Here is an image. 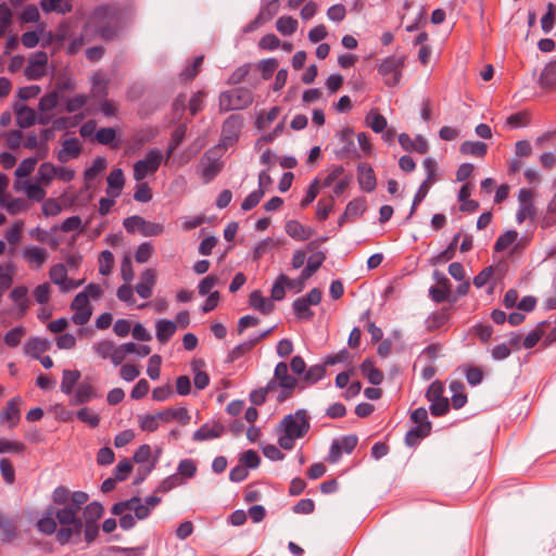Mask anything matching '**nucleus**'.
Here are the masks:
<instances>
[{
    "label": "nucleus",
    "instance_id": "obj_1",
    "mask_svg": "<svg viewBox=\"0 0 556 556\" xmlns=\"http://www.w3.org/2000/svg\"><path fill=\"white\" fill-rule=\"evenodd\" d=\"M311 429V417L307 410L300 408L286 415L277 426L278 445L286 451L295 446V441L304 438Z\"/></svg>",
    "mask_w": 556,
    "mask_h": 556
},
{
    "label": "nucleus",
    "instance_id": "obj_2",
    "mask_svg": "<svg viewBox=\"0 0 556 556\" xmlns=\"http://www.w3.org/2000/svg\"><path fill=\"white\" fill-rule=\"evenodd\" d=\"M90 23L94 25L100 37L105 41L117 38L125 27L122 10L111 5L97 8L90 16Z\"/></svg>",
    "mask_w": 556,
    "mask_h": 556
},
{
    "label": "nucleus",
    "instance_id": "obj_3",
    "mask_svg": "<svg viewBox=\"0 0 556 556\" xmlns=\"http://www.w3.org/2000/svg\"><path fill=\"white\" fill-rule=\"evenodd\" d=\"M78 513L68 505L55 513V518L61 525V528L56 531V540L60 544L64 545L70 542L73 535L80 534L83 521L78 517Z\"/></svg>",
    "mask_w": 556,
    "mask_h": 556
},
{
    "label": "nucleus",
    "instance_id": "obj_4",
    "mask_svg": "<svg viewBox=\"0 0 556 556\" xmlns=\"http://www.w3.org/2000/svg\"><path fill=\"white\" fill-rule=\"evenodd\" d=\"M296 386L298 380L289 374L287 363L279 362L274 369V377L268 381V388H271L274 391L279 388L277 401L283 403L291 397Z\"/></svg>",
    "mask_w": 556,
    "mask_h": 556
},
{
    "label": "nucleus",
    "instance_id": "obj_5",
    "mask_svg": "<svg viewBox=\"0 0 556 556\" xmlns=\"http://www.w3.org/2000/svg\"><path fill=\"white\" fill-rule=\"evenodd\" d=\"M161 503V497L150 495L142 501L138 496H134L127 501L119 502L113 505L112 514L122 515L126 510H134L136 519L143 520L149 517L152 509Z\"/></svg>",
    "mask_w": 556,
    "mask_h": 556
},
{
    "label": "nucleus",
    "instance_id": "obj_6",
    "mask_svg": "<svg viewBox=\"0 0 556 556\" xmlns=\"http://www.w3.org/2000/svg\"><path fill=\"white\" fill-rule=\"evenodd\" d=\"M252 102V91L243 87L224 91L218 98V106L222 113L245 109Z\"/></svg>",
    "mask_w": 556,
    "mask_h": 556
},
{
    "label": "nucleus",
    "instance_id": "obj_7",
    "mask_svg": "<svg viewBox=\"0 0 556 556\" xmlns=\"http://www.w3.org/2000/svg\"><path fill=\"white\" fill-rule=\"evenodd\" d=\"M163 162L165 163V159L160 149H149L144 157L134 164V179L140 182L148 176L155 174Z\"/></svg>",
    "mask_w": 556,
    "mask_h": 556
},
{
    "label": "nucleus",
    "instance_id": "obj_8",
    "mask_svg": "<svg viewBox=\"0 0 556 556\" xmlns=\"http://www.w3.org/2000/svg\"><path fill=\"white\" fill-rule=\"evenodd\" d=\"M242 127L243 117L241 115L231 114L228 116L222 125L219 143L215 149L227 150L228 148L233 147L240 138Z\"/></svg>",
    "mask_w": 556,
    "mask_h": 556
},
{
    "label": "nucleus",
    "instance_id": "obj_9",
    "mask_svg": "<svg viewBox=\"0 0 556 556\" xmlns=\"http://www.w3.org/2000/svg\"><path fill=\"white\" fill-rule=\"evenodd\" d=\"M123 226L127 232H140L143 237H156L164 232L163 224L148 222L139 215H132L125 218Z\"/></svg>",
    "mask_w": 556,
    "mask_h": 556
},
{
    "label": "nucleus",
    "instance_id": "obj_10",
    "mask_svg": "<svg viewBox=\"0 0 556 556\" xmlns=\"http://www.w3.org/2000/svg\"><path fill=\"white\" fill-rule=\"evenodd\" d=\"M403 55H391L386 58L378 66V73L383 77L384 84L389 87L396 86L402 77L401 68L404 66Z\"/></svg>",
    "mask_w": 556,
    "mask_h": 556
},
{
    "label": "nucleus",
    "instance_id": "obj_11",
    "mask_svg": "<svg viewBox=\"0 0 556 556\" xmlns=\"http://www.w3.org/2000/svg\"><path fill=\"white\" fill-rule=\"evenodd\" d=\"M218 149H211L204 153L199 164V170L205 182L212 181L223 168V162L217 154Z\"/></svg>",
    "mask_w": 556,
    "mask_h": 556
},
{
    "label": "nucleus",
    "instance_id": "obj_12",
    "mask_svg": "<svg viewBox=\"0 0 556 556\" xmlns=\"http://www.w3.org/2000/svg\"><path fill=\"white\" fill-rule=\"evenodd\" d=\"M71 308L74 311L72 321L77 326L86 325L92 315V307L87 299V293L76 294Z\"/></svg>",
    "mask_w": 556,
    "mask_h": 556
},
{
    "label": "nucleus",
    "instance_id": "obj_13",
    "mask_svg": "<svg viewBox=\"0 0 556 556\" xmlns=\"http://www.w3.org/2000/svg\"><path fill=\"white\" fill-rule=\"evenodd\" d=\"M48 54L45 51H37L30 55L24 74L28 80H38L46 75Z\"/></svg>",
    "mask_w": 556,
    "mask_h": 556
},
{
    "label": "nucleus",
    "instance_id": "obj_14",
    "mask_svg": "<svg viewBox=\"0 0 556 556\" xmlns=\"http://www.w3.org/2000/svg\"><path fill=\"white\" fill-rule=\"evenodd\" d=\"M519 207L516 213V220L522 224L527 218H534L536 211L533 204V191L531 189L522 188L518 192Z\"/></svg>",
    "mask_w": 556,
    "mask_h": 556
},
{
    "label": "nucleus",
    "instance_id": "obj_15",
    "mask_svg": "<svg viewBox=\"0 0 556 556\" xmlns=\"http://www.w3.org/2000/svg\"><path fill=\"white\" fill-rule=\"evenodd\" d=\"M58 91H50L40 98L38 103V124L48 125L53 118V110L58 106Z\"/></svg>",
    "mask_w": 556,
    "mask_h": 556
},
{
    "label": "nucleus",
    "instance_id": "obj_16",
    "mask_svg": "<svg viewBox=\"0 0 556 556\" xmlns=\"http://www.w3.org/2000/svg\"><path fill=\"white\" fill-rule=\"evenodd\" d=\"M23 258L33 268L39 269L48 260V252L45 248L38 245H26L22 250Z\"/></svg>",
    "mask_w": 556,
    "mask_h": 556
},
{
    "label": "nucleus",
    "instance_id": "obj_17",
    "mask_svg": "<svg viewBox=\"0 0 556 556\" xmlns=\"http://www.w3.org/2000/svg\"><path fill=\"white\" fill-rule=\"evenodd\" d=\"M97 397H99V394L93 388V386L89 382L84 381L78 384L73 396L70 399V405H83L89 403L90 401Z\"/></svg>",
    "mask_w": 556,
    "mask_h": 556
},
{
    "label": "nucleus",
    "instance_id": "obj_18",
    "mask_svg": "<svg viewBox=\"0 0 556 556\" xmlns=\"http://www.w3.org/2000/svg\"><path fill=\"white\" fill-rule=\"evenodd\" d=\"M399 143L405 151H415L425 154L429 150L428 141L420 135L413 139L409 135L403 132L399 136Z\"/></svg>",
    "mask_w": 556,
    "mask_h": 556
},
{
    "label": "nucleus",
    "instance_id": "obj_19",
    "mask_svg": "<svg viewBox=\"0 0 556 556\" xmlns=\"http://www.w3.org/2000/svg\"><path fill=\"white\" fill-rule=\"evenodd\" d=\"M81 153V146L77 138H70L63 141L61 150L56 153V159L61 163H66L72 159H77Z\"/></svg>",
    "mask_w": 556,
    "mask_h": 556
},
{
    "label": "nucleus",
    "instance_id": "obj_20",
    "mask_svg": "<svg viewBox=\"0 0 556 556\" xmlns=\"http://www.w3.org/2000/svg\"><path fill=\"white\" fill-rule=\"evenodd\" d=\"M51 342L46 338L33 337L24 344V353L35 359L40 358L41 354L50 350Z\"/></svg>",
    "mask_w": 556,
    "mask_h": 556
},
{
    "label": "nucleus",
    "instance_id": "obj_21",
    "mask_svg": "<svg viewBox=\"0 0 556 556\" xmlns=\"http://www.w3.org/2000/svg\"><path fill=\"white\" fill-rule=\"evenodd\" d=\"M106 194L111 198H118L125 185V177L123 170L121 168H114L113 170H111L106 178Z\"/></svg>",
    "mask_w": 556,
    "mask_h": 556
},
{
    "label": "nucleus",
    "instance_id": "obj_22",
    "mask_svg": "<svg viewBox=\"0 0 556 556\" xmlns=\"http://www.w3.org/2000/svg\"><path fill=\"white\" fill-rule=\"evenodd\" d=\"M271 329H267L260 334L249 339L248 341H244L237 346H235L230 353L229 357L231 361H236L240 357H242L244 354L249 353L255 344H257L261 340L266 338L270 333Z\"/></svg>",
    "mask_w": 556,
    "mask_h": 556
},
{
    "label": "nucleus",
    "instance_id": "obj_23",
    "mask_svg": "<svg viewBox=\"0 0 556 556\" xmlns=\"http://www.w3.org/2000/svg\"><path fill=\"white\" fill-rule=\"evenodd\" d=\"M357 180L362 190L371 192L377 185L374 169L367 164H361L357 167Z\"/></svg>",
    "mask_w": 556,
    "mask_h": 556
},
{
    "label": "nucleus",
    "instance_id": "obj_24",
    "mask_svg": "<svg viewBox=\"0 0 556 556\" xmlns=\"http://www.w3.org/2000/svg\"><path fill=\"white\" fill-rule=\"evenodd\" d=\"M224 432V426L215 422L213 425L204 424L192 435L193 441H206L219 438Z\"/></svg>",
    "mask_w": 556,
    "mask_h": 556
},
{
    "label": "nucleus",
    "instance_id": "obj_25",
    "mask_svg": "<svg viewBox=\"0 0 556 556\" xmlns=\"http://www.w3.org/2000/svg\"><path fill=\"white\" fill-rule=\"evenodd\" d=\"M159 418L162 419V422H170L173 420H177L181 425H188L191 419L186 407L166 408L159 412Z\"/></svg>",
    "mask_w": 556,
    "mask_h": 556
},
{
    "label": "nucleus",
    "instance_id": "obj_26",
    "mask_svg": "<svg viewBox=\"0 0 556 556\" xmlns=\"http://www.w3.org/2000/svg\"><path fill=\"white\" fill-rule=\"evenodd\" d=\"M21 404V397L16 396L11 399L5 408L0 415V418L7 422H9L10 428H13L17 425L21 414L18 405Z\"/></svg>",
    "mask_w": 556,
    "mask_h": 556
},
{
    "label": "nucleus",
    "instance_id": "obj_27",
    "mask_svg": "<svg viewBox=\"0 0 556 556\" xmlns=\"http://www.w3.org/2000/svg\"><path fill=\"white\" fill-rule=\"evenodd\" d=\"M249 304L251 307L260 311L262 314H269L274 311V303L271 300L263 296L260 290H254L250 293Z\"/></svg>",
    "mask_w": 556,
    "mask_h": 556
},
{
    "label": "nucleus",
    "instance_id": "obj_28",
    "mask_svg": "<svg viewBox=\"0 0 556 556\" xmlns=\"http://www.w3.org/2000/svg\"><path fill=\"white\" fill-rule=\"evenodd\" d=\"M286 232L293 239L298 241H305L309 239L313 235L312 228L303 226L298 220H289L286 224Z\"/></svg>",
    "mask_w": 556,
    "mask_h": 556
},
{
    "label": "nucleus",
    "instance_id": "obj_29",
    "mask_svg": "<svg viewBox=\"0 0 556 556\" xmlns=\"http://www.w3.org/2000/svg\"><path fill=\"white\" fill-rule=\"evenodd\" d=\"M325 258H326V255L324 252L318 251V252L313 253L308 257L305 268L301 271L300 280L304 281V280H307L308 278H311L313 276V274H315L320 268Z\"/></svg>",
    "mask_w": 556,
    "mask_h": 556
},
{
    "label": "nucleus",
    "instance_id": "obj_30",
    "mask_svg": "<svg viewBox=\"0 0 556 556\" xmlns=\"http://www.w3.org/2000/svg\"><path fill=\"white\" fill-rule=\"evenodd\" d=\"M40 8L45 13L66 14L72 11V0H40Z\"/></svg>",
    "mask_w": 556,
    "mask_h": 556
},
{
    "label": "nucleus",
    "instance_id": "obj_31",
    "mask_svg": "<svg viewBox=\"0 0 556 556\" xmlns=\"http://www.w3.org/2000/svg\"><path fill=\"white\" fill-rule=\"evenodd\" d=\"M16 271L12 262L0 263V298L11 287Z\"/></svg>",
    "mask_w": 556,
    "mask_h": 556
},
{
    "label": "nucleus",
    "instance_id": "obj_32",
    "mask_svg": "<svg viewBox=\"0 0 556 556\" xmlns=\"http://www.w3.org/2000/svg\"><path fill=\"white\" fill-rule=\"evenodd\" d=\"M28 289L25 286H17L10 292L11 300L17 305L20 316H24L29 307L27 298Z\"/></svg>",
    "mask_w": 556,
    "mask_h": 556
},
{
    "label": "nucleus",
    "instance_id": "obj_33",
    "mask_svg": "<svg viewBox=\"0 0 556 556\" xmlns=\"http://www.w3.org/2000/svg\"><path fill=\"white\" fill-rule=\"evenodd\" d=\"M38 123L36 111L27 105L16 109V123L21 128H28Z\"/></svg>",
    "mask_w": 556,
    "mask_h": 556
},
{
    "label": "nucleus",
    "instance_id": "obj_34",
    "mask_svg": "<svg viewBox=\"0 0 556 556\" xmlns=\"http://www.w3.org/2000/svg\"><path fill=\"white\" fill-rule=\"evenodd\" d=\"M365 125L374 132L381 134L387 128V119L377 110H370L365 117Z\"/></svg>",
    "mask_w": 556,
    "mask_h": 556
},
{
    "label": "nucleus",
    "instance_id": "obj_35",
    "mask_svg": "<svg viewBox=\"0 0 556 556\" xmlns=\"http://www.w3.org/2000/svg\"><path fill=\"white\" fill-rule=\"evenodd\" d=\"M49 277L52 283L56 285L61 292H63V287L70 282V278L67 276V268L64 264H55L49 270Z\"/></svg>",
    "mask_w": 556,
    "mask_h": 556
},
{
    "label": "nucleus",
    "instance_id": "obj_36",
    "mask_svg": "<svg viewBox=\"0 0 556 556\" xmlns=\"http://www.w3.org/2000/svg\"><path fill=\"white\" fill-rule=\"evenodd\" d=\"M470 194L469 184L463 185L457 195V199L460 202L459 210L462 212H475L478 210L479 203L471 200Z\"/></svg>",
    "mask_w": 556,
    "mask_h": 556
},
{
    "label": "nucleus",
    "instance_id": "obj_37",
    "mask_svg": "<svg viewBox=\"0 0 556 556\" xmlns=\"http://www.w3.org/2000/svg\"><path fill=\"white\" fill-rule=\"evenodd\" d=\"M79 378L80 371L76 369H64L62 372V381L60 387L61 391L66 395H71L74 392V387L78 382Z\"/></svg>",
    "mask_w": 556,
    "mask_h": 556
},
{
    "label": "nucleus",
    "instance_id": "obj_38",
    "mask_svg": "<svg viewBox=\"0 0 556 556\" xmlns=\"http://www.w3.org/2000/svg\"><path fill=\"white\" fill-rule=\"evenodd\" d=\"M176 324L168 319H160L156 323V338L161 343H166L175 333Z\"/></svg>",
    "mask_w": 556,
    "mask_h": 556
},
{
    "label": "nucleus",
    "instance_id": "obj_39",
    "mask_svg": "<svg viewBox=\"0 0 556 556\" xmlns=\"http://www.w3.org/2000/svg\"><path fill=\"white\" fill-rule=\"evenodd\" d=\"M361 369L364 377H366L371 384L378 386L382 382V371L376 368L370 359H365L361 366Z\"/></svg>",
    "mask_w": 556,
    "mask_h": 556
},
{
    "label": "nucleus",
    "instance_id": "obj_40",
    "mask_svg": "<svg viewBox=\"0 0 556 556\" xmlns=\"http://www.w3.org/2000/svg\"><path fill=\"white\" fill-rule=\"evenodd\" d=\"M109 80L102 72H96L91 77V93L93 97H105Z\"/></svg>",
    "mask_w": 556,
    "mask_h": 556
},
{
    "label": "nucleus",
    "instance_id": "obj_41",
    "mask_svg": "<svg viewBox=\"0 0 556 556\" xmlns=\"http://www.w3.org/2000/svg\"><path fill=\"white\" fill-rule=\"evenodd\" d=\"M291 287V280L283 274L279 275L274 282L270 291V300L281 301L286 295L285 287Z\"/></svg>",
    "mask_w": 556,
    "mask_h": 556
},
{
    "label": "nucleus",
    "instance_id": "obj_42",
    "mask_svg": "<svg viewBox=\"0 0 556 556\" xmlns=\"http://www.w3.org/2000/svg\"><path fill=\"white\" fill-rule=\"evenodd\" d=\"M108 166L106 159L103 156H97L93 163L84 172L85 181L89 182L94 180Z\"/></svg>",
    "mask_w": 556,
    "mask_h": 556
},
{
    "label": "nucleus",
    "instance_id": "obj_43",
    "mask_svg": "<svg viewBox=\"0 0 556 556\" xmlns=\"http://www.w3.org/2000/svg\"><path fill=\"white\" fill-rule=\"evenodd\" d=\"M139 427L142 431L154 432L159 429L162 419L159 418V412L155 414H146L138 416Z\"/></svg>",
    "mask_w": 556,
    "mask_h": 556
},
{
    "label": "nucleus",
    "instance_id": "obj_44",
    "mask_svg": "<svg viewBox=\"0 0 556 556\" xmlns=\"http://www.w3.org/2000/svg\"><path fill=\"white\" fill-rule=\"evenodd\" d=\"M56 177V166L52 163H42L37 172V181L41 185H50V182Z\"/></svg>",
    "mask_w": 556,
    "mask_h": 556
},
{
    "label": "nucleus",
    "instance_id": "obj_45",
    "mask_svg": "<svg viewBox=\"0 0 556 556\" xmlns=\"http://www.w3.org/2000/svg\"><path fill=\"white\" fill-rule=\"evenodd\" d=\"M488 146L481 141H464L460 144V152L465 155L483 156Z\"/></svg>",
    "mask_w": 556,
    "mask_h": 556
},
{
    "label": "nucleus",
    "instance_id": "obj_46",
    "mask_svg": "<svg viewBox=\"0 0 556 556\" xmlns=\"http://www.w3.org/2000/svg\"><path fill=\"white\" fill-rule=\"evenodd\" d=\"M293 312L298 319L309 320L314 317V312L311 309V305L301 298H298L292 304Z\"/></svg>",
    "mask_w": 556,
    "mask_h": 556
},
{
    "label": "nucleus",
    "instance_id": "obj_47",
    "mask_svg": "<svg viewBox=\"0 0 556 556\" xmlns=\"http://www.w3.org/2000/svg\"><path fill=\"white\" fill-rule=\"evenodd\" d=\"M540 84L542 87L556 86V60L545 65L540 76Z\"/></svg>",
    "mask_w": 556,
    "mask_h": 556
},
{
    "label": "nucleus",
    "instance_id": "obj_48",
    "mask_svg": "<svg viewBox=\"0 0 556 556\" xmlns=\"http://www.w3.org/2000/svg\"><path fill=\"white\" fill-rule=\"evenodd\" d=\"M298 26V21L291 16H280L276 22L277 30L283 36L293 35Z\"/></svg>",
    "mask_w": 556,
    "mask_h": 556
},
{
    "label": "nucleus",
    "instance_id": "obj_49",
    "mask_svg": "<svg viewBox=\"0 0 556 556\" xmlns=\"http://www.w3.org/2000/svg\"><path fill=\"white\" fill-rule=\"evenodd\" d=\"M26 445L21 441L0 438V454H22Z\"/></svg>",
    "mask_w": 556,
    "mask_h": 556
},
{
    "label": "nucleus",
    "instance_id": "obj_50",
    "mask_svg": "<svg viewBox=\"0 0 556 556\" xmlns=\"http://www.w3.org/2000/svg\"><path fill=\"white\" fill-rule=\"evenodd\" d=\"M185 135H186L185 126H179L178 128H176L174 130V132L172 134L170 141L168 143L167 150H166V155L164 156L165 164H167V162H168L169 157L173 155L174 151L182 142Z\"/></svg>",
    "mask_w": 556,
    "mask_h": 556
},
{
    "label": "nucleus",
    "instance_id": "obj_51",
    "mask_svg": "<svg viewBox=\"0 0 556 556\" xmlns=\"http://www.w3.org/2000/svg\"><path fill=\"white\" fill-rule=\"evenodd\" d=\"M89 101L88 94H75L64 101V110L67 113H75L83 109Z\"/></svg>",
    "mask_w": 556,
    "mask_h": 556
},
{
    "label": "nucleus",
    "instance_id": "obj_52",
    "mask_svg": "<svg viewBox=\"0 0 556 556\" xmlns=\"http://www.w3.org/2000/svg\"><path fill=\"white\" fill-rule=\"evenodd\" d=\"M0 529L3 534V539H2L3 541L9 542L15 536V533H16L15 521L7 515L0 514Z\"/></svg>",
    "mask_w": 556,
    "mask_h": 556
},
{
    "label": "nucleus",
    "instance_id": "obj_53",
    "mask_svg": "<svg viewBox=\"0 0 556 556\" xmlns=\"http://www.w3.org/2000/svg\"><path fill=\"white\" fill-rule=\"evenodd\" d=\"M517 239H518V232L516 230H507L497 238V240L494 244V250L496 252L505 251L513 243H515Z\"/></svg>",
    "mask_w": 556,
    "mask_h": 556
},
{
    "label": "nucleus",
    "instance_id": "obj_54",
    "mask_svg": "<svg viewBox=\"0 0 556 556\" xmlns=\"http://www.w3.org/2000/svg\"><path fill=\"white\" fill-rule=\"evenodd\" d=\"M99 273L102 276H109L112 273L114 266L113 253L109 250H104L99 255Z\"/></svg>",
    "mask_w": 556,
    "mask_h": 556
},
{
    "label": "nucleus",
    "instance_id": "obj_55",
    "mask_svg": "<svg viewBox=\"0 0 556 556\" xmlns=\"http://www.w3.org/2000/svg\"><path fill=\"white\" fill-rule=\"evenodd\" d=\"M115 343L112 340H101L92 345V351L102 359H110Z\"/></svg>",
    "mask_w": 556,
    "mask_h": 556
},
{
    "label": "nucleus",
    "instance_id": "obj_56",
    "mask_svg": "<svg viewBox=\"0 0 556 556\" xmlns=\"http://www.w3.org/2000/svg\"><path fill=\"white\" fill-rule=\"evenodd\" d=\"M103 515V506L99 502L88 504L84 509V518L86 523H96Z\"/></svg>",
    "mask_w": 556,
    "mask_h": 556
},
{
    "label": "nucleus",
    "instance_id": "obj_57",
    "mask_svg": "<svg viewBox=\"0 0 556 556\" xmlns=\"http://www.w3.org/2000/svg\"><path fill=\"white\" fill-rule=\"evenodd\" d=\"M326 376V366L324 364H318L311 366L303 377L304 381L307 383L314 384L321 380Z\"/></svg>",
    "mask_w": 556,
    "mask_h": 556
},
{
    "label": "nucleus",
    "instance_id": "obj_58",
    "mask_svg": "<svg viewBox=\"0 0 556 556\" xmlns=\"http://www.w3.org/2000/svg\"><path fill=\"white\" fill-rule=\"evenodd\" d=\"M25 333L26 330L23 326L14 327L4 334V343L10 348H16Z\"/></svg>",
    "mask_w": 556,
    "mask_h": 556
},
{
    "label": "nucleus",
    "instance_id": "obj_59",
    "mask_svg": "<svg viewBox=\"0 0 556 556\" xmlns=\"http://www.w3.org/2000/svg\"><path fill=\"white\" fill-rule=\"evenodd\" d=\"M366 210V204L363 199H355L348 203L345 207V216H350L351 219L361 217Z\"/></svg>",
    "mask_w": 556,
    "mask_h": 556
},
{
    "label": "nucleus",
    "instance_id": "obj_60",
    "mask_svg": "<svg viewBox=\"0 0 556 556\" xmlns=\"http://www.w3.org/2000/svg\"><path fill=\"white\" fill-rule=\"evenodd\" d=\"M197 472V464L193 459L186 458L179 462L177 467L178 477H182L185 479H190L194 477Z\"/></svg>",
    "mask_w": 556,
    "mask_h": 556
},
{
    "label": "nucleus",
    "instance_id": "obj_61",
    "mask_svg": "<svg viewBox=\"0 0 556 556\" xmlns=\"http://www.w3.org/2000/svg\"><path fill=\"white\" fill-rule=\"evenodd\" d=\"M77 418L87 424L91 428H96L99 426L100 416L88 407H83L77 412Z\"/></svg>",
    "mask_w": 556,
    "mask_h": 556
},
{
    "label": "nucleus",
    "instance_id": "obj_62",
    "mask_svg": "<svg viewBox=\"0 0 556 556\" xmlns=\"http://www.w3.org/2000/svg\"><path fill=\"white\" fill-rule=\"evenodd\" d=\"M41 184L38 181L36 184H30L28 181L25 182L24 192L27 198L37 202L43 201L46 198V191L40 187Z\"/></svg>",
    "mask_w": 556,
    "mask_h": 556
},
{
    "label": "nucleus",
    "instance_id": "obj_63",
    "mask_svg": "<svg viewBox=\"0 0 556 556\" xmlns=\"http://www.w3.org/2000/svg\"><path fill=\"white\" fill-rule=\"evenodd\" d=\"M410 419L424 431H431V422L428 420V412L425 407H418L410 414Z\"/></svg>",
    "mask_w": 556,
    "mask_h": 556
},
{
    "label": "nucleus",
    "instance_id": "obj_64",
    "mask_svg": "<svg viewBox=\"0 0 556 556\" xmlns=\"http://www.w3.org/2000/svg\"><path fill=\"white\" fill-rule=\"evenodd\" d=\"M556 225V198H554L547 205L546 213L542 217L541 227L544 229L551 228Z\"/></svg>",
    "mask_w": 556,
    "mask_h": 556
}]
</instances>
